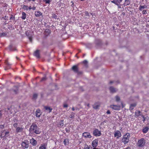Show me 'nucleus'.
Segmentation results:
<instances>
[{"mask_svg":"<svg viewBox=\"0 0 149 149\" xmlns=\"http://www.w3.org/2000/svg\"><path fill=\"white\" fill-rule=\"evenodd\" d=\"M130 137V134L129 133H127L123 136V137L122 139V141L124 144H126L129 141Z\"/></svg>","mask_w":149,"mask_h":149,"instance_id":"1","label":"nucleus"},{"mask_svg":"<svg viewBox=\"0 0 149 149\" xmlns=\"http://www.w3.org/2000/svg\"><path fill=\"white\" fill-rule=\"evenodd\" d=\"M22 148L24 149H27L29 147V141L27 140L22 141L21 143Z\"/></svg>","mask_w":149,"mask_h":149,"instance_id":"2","label":"nucleus"},{"mask_svg":"<svg viewBox=\"0 0 149 149\" xmlns=\"http://www.w3.org/2000/svg\"><path fill=\"white\" fill-rule=\"evenodd\" d=\"M145 141L143 138H141L138 141V146L140 147H143L145 144Z\"/></svg>","mask_w":149,"mask_h":149,"instance_id":"3","label":"nucleus"},{"mask_svg":"<svg viewBox=\"0 0 149 149\" xmlns=\"http://www.w3.org/2000/svg\"><path fill=\"white\" fill-rule=\"evenodd\" d=\"M93 134L95 136H99L101 135L100 132L97 129L95 130L93 132Z\"/></svg>","mask_w":149,"mask_h":149,"instance_id":"4","label":"nucleus"},{"mask_svg":"<svg viewBox=\"0 0 149 149\" xmlns=\"http://www.w3.org/2000/svg\"><path fill=\"white\" fill-rule=\"evenodd\" d=\"M110 107L115 110H119L120 109V106L119 105H111Z\"/></svg>","mask_w":149,"mask_h":149,"instance_id":"5","label":"nucleus"},{"mask_svg":"<svg viewBox=\"0 0 149 149\" xmlns=\"http://www.w3.org/2000/svg\"><path fill=\"white\" fill-rule=\"evenodd\" d=\"M114 136V137L118 138L121 136V134L120 131L118 130H117L115 132Z\"/></svg>","mask_w":149,"mask_h":149,"instance_id":"6","label":"nucleus"},{"mask_svg":"<svg viewBox=\"0 0 149 149\" xmlns=\"http://www.w3.org/2000/svg\"><path fill=\"white\" fill-rule=\"evenodd\" d=\"M83 136L85 138H91V136L89 133L88 132H85L83 133Z\"/></svg>","mask_w":149,"mask_h":149,"instance_id":"7","label":"nucleus"},{"mask_svg":"<svg viewBox=\"0 0 149 149\" xmlns=\"http://www.w3.org/2000/svg\"><path fill=\"white\" fill-rule=\"evenodd\" d=\"M37 128V126L36 125L33 124L31 126L30 128V131L31 132H33Z\"/></svg>","mask_w":149,"mask_h":149,"instance_id":"8","label":"nucleus"},{"mask_svg":"<svg viewBox=\"0 0 149 149\" xmlns=\"http://www.w3.org/2000/svg\"><path fill=\"white\" fill-rule=\"evenodd\" d=\"M98 141L97 139H95L92 141V145L93 147H96L98 145Z\"/></svg>","mask_w":149,"mask_h":149,"instance_id":"9","label":"nucleus"},{"mask_svg":"<svg viewBox=\"0 0 149 149\" xmlns=\"http://www.w3.org/2000/svg\"><path fill=\"white\" fill-rule=\"evenodd\" d=\"M30 143L33 146H36L37 145V141L33 138H32L30 140Z\"/></svg>","mask_w":149,"mask_h":149,"instance_id":"10","label":"nucleus"},{"mask_svg":"<svg viewBox=\"0 0 149 149\" xmlns=\"http://www.w3.org/2000/svg\"><path fill=\"white\" fill-rule=\"evenodd\" d=\"M123 0H113L111 2L116 5L118 6L119 4Z\"/></svg>","mask_w":149,"mask_h":149,"instance_id":"11","label":"nucleus"},{"mask_svg":"<svg viewBox=\"0 0 149 149\" xmlns=\"http://www.w3.org/2000/svg\"><path fill=\"white\" fill-rule=\"evenodd\" d=\"M42 113L41 112L40 110L39 109L37 110L36 111V115L37 117H39L41 115Z\"/></svg>","mask_w":149,"mask_h":149,"instance_id":"12","label":"nucleus"},{"mask_svg":"<svg viewBox=\"0 0 149 149\" xmlns=\"http://www.w3.org/2000/svg\"><path fill=\"white\" fill-rule=\"evenodd\" d=\"M47 145L46 143H43L40 145L39 149H46Z\"/></svg>","mask_w":149,"mask_h":149,"instance_id":"13","label":"nucleus"},{"mask_svg":"<svg viewBox=\"0 0 149 149\" xmlns=\"http://www.w3.org/2000/svg\"><path fill=\"white\" fill-rule=\"evenodd\" d=\"M34 55L36 56L37 58L40 57L39 51V50H37L34 53Z\"/></svg>","mask_w":149,"mask_h":149,"instance_id":"14","label":"nucleus"},{"mask_svg":"<svg viewBox=\"0 0 149 149\" xmlns=\"http://www.w3.org/2000/svg\"><path fill=\"white\" fill-rule=\"evenodd\" d=\"M23 128L22 127H17L16 129V131L17 133H19L22 132L23 130Z\"/></svg>","mask_w":149,"mask_h":149,"instance_id":"15","label":"nucleus"},{"mask_svg":"<svg viewBox=\"0 0 149 149\" xmlns=\"http://www.w3.org/2000/svg\"><path fill=\"white\" fill-rule=\"evenodd\" d=\"M110 92L111 93H114L117 91V89L112 87H111L109 88Z\"/></svg>","mask_w":149,"mask_h":149,"instance_id":"16","label":"nucleus"},{"mask_svg":"<svg viewBox=\"0 0 149 149\" xmlns=\"http://www.w3.org/2000/svg\"><path fill=\"white\" fill-rule=\"evenodd\" d=\"M149 129V128L148 127H146L143 129L142 131L144 133H146L148 131Z\"/></svg>","mask_w":149,"mask_h":149,"instance_id":"17","label":"nucleus"},{"mask_svg":"<svg viewBox=\"0 0 149 149\" xmlns=\"http://www.w3.org/2000/svg\"><path fill=\"white\" fill-rule=\"evenodd\" d=\"M45 110L47 111L49 113L52 110V109L50 107H48L45 106Z\"/></svg>","mask_w":149,"mask_h":149,"instance_id":"18","label":"nucleus"},{"mask_svg":"<svg viewBox=\"0 0 149 149\" xmlns=\"http://www.w3.org/2000/svg\"><path fill=\"white\" fill-rule=\"evenodd\" d=\"M72 69L75 72H77L78 71V67L76 65H74L72 67Z\"/></svg>","mask_w":149,"mask_h":149,"instance_id":"19","label":"nucleus"},{"mask_svg":"<svg viewBox=\"0 0 149 149\" xmlns=\"http://www.w3.org/2000/svg\"><path fill=\"white\" fill-rule=\"evenodd\" d=\"M41 15V13L40 11H36L35 12V15L36 17H39Z\"/></svg>","mask_w":149,"mask_h":149,"instance_id":"20","label":"nucleus"},{"mask_svg":"<svg viewBox=\"0 0 149 149\" xmlns=\"http://www.w3.org/2000/svg\"><path fill=\"white\" fill-rule=\"evenodd\" d=\"M69 140L68 139H66L64 140L63 143L65 145H67L69 143Z\"/></svg>","mask_w":149,"mask_h":149,"instance_id":"21","label":"nucleus"},{"mask_svg":"<svg viewBox=\"0 0 149 149\" xmlns=\"http://www.w3.org/2000/svg\"><path fill=\"white\" fill-rule=\"evenodd\" d=\"M21 6L22 9H24V10H27L29 9V6H27L23 5H22Z\"/></svg>","mask_w":149,"mask_h":149,"instance_id":"22","label":"nucleus"},{"mask_svg":"<svg viewBox=\"0 0 149 149\" xmlns=\"http://www.w3.org/2000/svg\"><path fill=\"white\" fill-rule=\"evenodd\" d=\"M63 120H61L59 124L58 125V126L61 127L63 126Z\"/></svg>","mask_w":149,"mask_h":149,"instance_id":"23","label":"nucleus"},{"mask_svg":"<svg viewBox=\"0 0 149 149\" xmlns=\"http://www.w3.org/2000/svg\"><path fill=\"white\" fill-rule=\"evenodd\" d=\"M26 14L25 13H24V12H22V16L21 17L22 19H25L26 18Z\"/></svg>","mask_w":149,"mask_h":149,"instance_id":"24","label":"nucleus"},{"mask_svg":"<svg viewBox=\"0 0 149 149\" xmlns=\"http://www.w3.org/2000/svg\"><path fill=\"white\" fill-rule=\"evenodd\" d=\"M140 111H136L135 112V115L136 116H138L140 115Z\"/></svg>","mask_w":149,"mask_h":149,"instance_id":"25","label":"nucleus"},{"mask_svg":"<svg viewBox=\"0 0 149 149\" xmlns=\"http://www.w3.org/2000/svg\"><path fill=\"white\" fill-rule=\"evenodd\" d=\"M130 3V2L128 0H125L124 5V6H127L129 5Z\"/></svg>","mask_w":149,"mask_h":149,"instance_id":"26","label":"nucleus"},{"mask_svg":"<svg viewBox=\"0 0 149 149\" xmlns=\"http://www.w3.org/2000/svg\"><path fill=\"white\" fill-rule=\"evenodd\" d=\"M74 113L73 112H72L70 116V117L71 118H74Z\"/></svg>","mask_w":149,"mask_h":149,"instance_id":"27","label":"nucleus"},{"mask_svg":"<svg viewBox=\"0 0 149 149\" xmlns=\"http://www.w3.org/2000/svg\"><path fill=\"white\" fill-rule=\"evenodd\" d=\"M6 65H7V66L6 68V69L5 70H6L7 69H8L9 68H10V66L11 65L9 63H8V62H7L6 63Z\"/></svg>","mask_w":149,"mask_h":149,"instance_id":"28","label":"nucleus"},{"mask_svg":"<svg viewBox=\"0 0 149 149\" xmlns=\"http://www.w3.org/2000/svg\"><path fill=\"white\" fill-rule=\"evenodd\" d=\"M9 49H10V50H11V51H15L16 50H17L16 48H15V47L14 48V49H12V46H11V45H10V46H9Z\"/></svg>","mask_w":149,"mask_h":149,"instance_id":"29","label":"nucleus"},{"mask_svg":"<svg viewBox=\"0 0 149 149\" xmlns=\"http://www.w3.org/2000/svg\"><path fill=\"white\" fill-rule=\"evenodd\" d=\"M136 104H131L130 106V108L132 109H133V108L132 107H134L136 106Z\"/></svg>","mask_w":149,"mask_h":149,"instance_id":"30","label":"nucleus"},{"mask_svg":"<svg viewBox=\"0 0 149 149\" xmlns=\"http://www.w3.org/2000/svg\"><path fill=\"white\" fill-rule=\"evenodd\" d=\"M145 6H139V10H142V9L145 8Z\"/></svg>","mask_w":149,"mask_h":149,"instance_id":"31","label":"nucleus"},{"mask_svg":"<svg viewBox=\"0 0 149 149\" xmlns=\"http://www.w3.org/2000/svg\"><path fill=\"white\" fill-rule=\"evenodd\" d=\"M33 132H34L36 134H39L40 133V132L38 130L36 129Z\"/></svg>","mask_w":149,"mask_h":149,"instance_id":"32","label":"nucleus"},{"mask_svg":"<svg viewBox=\"0 0 149 149\" xmlns=\"http://www.w3.org/2000/svg\"><path fill=\"white\" fill-rule=\"evenodd\" d=\"M43 1L46 3H49L50 2V0H43Z\"/></svg>","mask_w":149,"mask_h":149,"instance_id":"33","label":"nucleus"},{"mask_svg":"<svg viewBox=\"0 0 149 149\" xmlns=\"http://www.w3.org/2000/svg\"><path fill=\"white\" fill-rule=\"evenodd\" d=\"M52 17L53 18L56 19L57 17V16L55 14H53L52 15Z\"/></svg>","mask_w":149,"mask_h":149,"instance_id":"34","label":"nucleus"},{"mask_svg":"<svg viewBox=\"0 0 149 149\" xmlns=\"http://www.w3.org/2000/svg\"><path fill=\"white\" fill-rule=\"evenodd\" d=\"M37 94H34L33 96V98L35 99L37 98Z\"/></svg>","mask_w":149,"mask_h":149,"instance_id":"35","label":"nucleus"},{"mask_svg":"<svg viewBox=\"0 0 149 149\" xmlns=\"http://www.w3.org/2000/svg\"><path fill=\"white\" fill-rule=\"evenodd\" d=\"M116 100L117 101H119L120 100V97L118 96L116 97Z\"/></svg>","mask_w":149,"mask_h":149,"instance_id":"36","label":"nucleus"},{"mask_svg":"<svg viewBox=\"0 0 149 149\" xmlns=\"http://www.w3.org/2000/svg\"><path fill=\"white\" fill-rule=\"evenodd\" d=\"M13 126L15 127L16 128L17 127V123H15L14 124H13Z\"/></svg>","mask_w":149,"mask_h":149,"instance_id":"37","label":"nucleus"},{"mask_svg":"<svg viewBox=\"0 0 149 149\" xmlns=\"http://www.w3.org/2000/svg\"><path fill=\"white\" fill-rule=\"evenodd\" d=\"M85 15L86 16H89V14L88 12L86 11L85 12Z\"/></svg>","mask_w":149,"mask_h":149,"instance_id":"38","label":"nucleus"},{"mask_svg":"<svg viewBox=\"0 0 149 149\" xmlns=\"http://www.w3.org/2000/svg\"><path fill=\"white\" fill-rule=\"evenodd\" d=\"M2 115L3 114L2 113V111L1 110H0V119H1V118Z\"/></svg>","mask_w":149,"mask_h":149,"instance_id":"39","label":"nucleus"},{"mask_svg":"<svg viewBox=\"0 0 149 149\" xmlns=\"http://www.w3.org/2000/svg\"><path fill=\"white\" fill-rule=\"evenodd\" d=\"M84 149H90V148L87 145L85 146Z\"/></svg>","mask_w":149,"mask_h":149,"instance_id":"40","label":"nucleus"},{"mask_svg":"<svg viewBox=\"0 0 149 149\" xmlns=\"http://www.w3.org/2000/svg\"><path fill=\"white\" fill-rule=\"evenodd\" d=\"M147 13V11L146 10H143L142 11V13L143 14H144Z\"/></svg>","mask_w":149,"mask_h":149,"instance_id":"41","label":"nucleus"},{"mask_svg":"<svg viewBox=\"0 0 149 149\" xmlns=\"http://www.w3.org/2000/svg\"><path fill=\"white\" fill-rule=\"evenodd\" d=\"M50 30L48 29H46L45 31V32H47L48 33V34H49L50 33Z\"/></svg>","mask_w":149,"mask_h":149,"instance_id":"42","label":"nucleus"},{"mask_svg":"<svg viewBox=\"0 0 149 149\" xmlns=\"http://www.w3.org/2000/svg\"><path fill=\"white\" fill-rule=\"evenodd\" d=\"M4 127V125H0V128L3 129Z\"/></svg>","mask_w":149,"mask_h":149,"instance_id":"43","label":"nucleus"},{"mask_svg":"<svg viewBox=\"0 0 149 149\" xmlns=\"http://www.w3.org/2000/svg\"><path fill=\"white\" fill-rule=\"evenodd\" d=\"M68 106V105L67 104H65L63 105V107H67Z\"/></svg>","mask_w":149,"mask_h":149,"instance_id":"44","label":"nucleus"},{"mask_svg":"<svg viewBox=\"0 0 149 149\" xmlns=\"http://www.w3.org/2000/svg\"><path fill=\"white\" fill-rule=\"evenodd\" d=\"M142 117H143V121L144 122V121L145 120H146V118H145V117H144V116H142Z\"/></svg>","mask_w":149,"mask_h":149,"instance_id":"45","label":"nucleus"},{"mask_svg":"<svg viewBox=\"0 0 149 149\" xmlns=\"http://www.w3.org/2000/svg\"><path fill=\"white\" fill-rule=\"evenodd\" d=\"M9 133V132H5V136L8 135Z\"/></svg>","mask_w":149,"mask_h":149,"instance_id":"46","label":"nucleus"},{"mask_svg":"<svg viewBox=\"0 0 149 149\" xmlns=\"http://www.w3.org/2000/svg\"><path fill=\"white\" fill-rule=\"evenodd\" d=\"M45 77H43L42 78V79L41 80V81H43L44 80H45Z\"/></svg>","mask_w":149,"mask_h":149,"instance_id":"47","label":"nucleus"},{"mask_svg":"<svg viewBox=\"0 0 149 149\" xmlns=\"http://www.w3.org/2000/svg\"><path fill=\"white\" fill-rule=\"evenodd\" d=\"M98 105H97V106H94L93 107V108L94 109H97L98 108Z\"/></svg>","mask_w":149,"mask_h":149,"instance_id":"48","label":"nucleus"},{"mask_svg":"<svg viewBox=\"0 0 149 149\" xmlns=\"http://www.w3.org/2000/svg\"><path fill=\"white\" fill-rule=\"evenodd\" d=\"M107 114H110V111H109V110H108L107 111Z\"/></svg>","mask_w":149,"mask_h":149,"instance_id":"49","label":"nucleus"},{"mask_svg":"<svg viewBox=\"0 0 149 149\" xmlns=\"http://www.w3.org/2000/svg\"><path fill=\"white\" fill-rule=\"evenodd\" d=\"M32 9H33V10H36V8L35 7H34V6H33V7L32 8Z\"/></svg>","mask_w":149,"mask_h":149,"instance_id":"50","label":"nucleus"},{"mask_svg":"<svg viewBox=\"0 0 149 149\" xmlns=\"http://www.w3.org/2000/svg\"><path fill=\"white\" fill-rule=\"evenodd\" d=\"M83 62L84 63V64H86L87 63V61H86V60L84 61Z\"/></svg>","mask_w":149,"mask_h":149,"instance_id":"51","label":"nucleus"},{"mask_svg":"<svg viewBox=\"0 0 149 149\" xmlns=\"http://www.w3.org/2000/svg\"><path fill=\"white\" fill-rule=\"evenodd\" d=\"M29 40L31 42L32 41V38L31 37H29Z\"/></svg>","mask_w":149,"mask_h":149,"instance_id":"52","label":"nucleus"},{"mask_svg":"<svg viewBox=\"0 0 149 149\" xmlns=\"http://www.w3.org/2000/svg\"><path fill=\"white\" fill-rule=\"evenodd\" d=\"M123 149H130V148L129 147H127V148H124Z\"/></svg>","mask_w":149,"mask_h":149,"instance_id":"53","label":"nucleus"},{"mask_svg":"<svg viewBox=\"0 0 149 149\" xmlns=\"http://www.w3.org/2000/svg\"><path fill=\"white\" fill-rule=\"evenodd\" d=\"M29 10H30L32 9V8L31 7V6H30L29 7Z\"/></svg>","mask_w":149,"mask_h":149,"instance_id":"54","label":"nucleus"},{"mask_svg":"<svg viewBox=\"0 0 149 149\" xmlns=\"http://www.w3.org/2000/svg\"><path fill=\"white\" fill-rule=\"evenodd\" d=\"M91 14L92 16L94 15V13H91Z\"/></svg>","mask_w":149,"mask_h":149,"instance_id":"55","label":"nucleus"},{"mask_svg":"<svg viewBox=\"0 0 149 149\" xmlns=\"http://www.w3.org/2000/svg\"><path fill=\"white\" fill-rule=\"evenodd\" d=\"M65 130L67 132H69V131L67 130V128L65 129Z\"/></svg>","mask_w":149,"mask_h":149,"instance_id":"56","label":"nucleus"},{"mask_svg":"<svg viewBox=\"0 0 149 149\" xmlns=\"http://www.w3.org/2000/svg\"><path fill=\"white\" fill-rule=\"evenodd\" d=\"M29 1H35L36 0H28Z\"/></svg>","mask_w":149,"mask_h":149,"instance_id":"57","label":"nucleus"},{"mask_svg":"<svg viewBox=\"0 0 149 149\" xmlns=\"http://www.w3.org/2000/svg\"><path fill=\"white\" fill-rule=\"evenodd\" d=\"M114 81H111L110 82V84H111V83H113V82Z\"/></svg>","mask_w":149,"mask_h":149,"instance_id":"58","label":"nucleus"},{"mask_svg":"<svg viewBox=\"0 0 149 149\" xmlns=\"http://www.w3.org/2000/svg\"><path fill=\"white\" fill-rule=\"evenodd\" d=\"M72 110L73 111H74L75 110L74 108H72Z\"/></svg>","mask_w":149,"mask_h":149,"instance_id":"59","label":"nucleus"},{"mask_svg":"<svg viewBox=\"0 0 149 149\" xmlns=\"http://www.w3.org/2000/svg\"><path fill=\"white\" fill-rule=\"evenodd\" d=\"M147 125H148V128H149V122L148 123Z\"/></svg>","mask_w":149,"mask_h":149,"instance_id":"60","label":"nucleus"},{"mask_svg":"<svg viewBox=\"0 0 149 149\" xmlns=\"http://www.w3.org/2000/svg\"><path fill=\"white\" fill-rule=\"evenodd\" d=\"M16 58L17 59V60H19V58H18V57H16Z\"/></svg>","mask_w":149,"mask_h":149,"instance_id":"61","label":"nucleus"},{"mask_svg":"<svg viewBox=\"0 0 149 149\" xmlns=\"http://www.w3.org/2000/svg\"><path fill=\"white\" fill-rule=\"evenodd\" d=\"M93 149H98V148H95V147H94V148Z\"/></svg>","mask_w":149,"mask_h":149,"instance_id":"62","label":"nucleus"},{"mask_svg":"<svg viewBox=\"0 0 149 149\" xmlns=\"http://www.w3.org/2000/svg\"><path fill=\"white\" fill-rule=\"evenodd\" d=\"M15 93H17V91H15Z\"/></svg>","mask_w":149,"mask_h":149,"instance_id":"63","label":"nucleus"},{"mask_svg":"<svg viewBox=\"0 0 149 149\" xmlns=\"http://www.w3.org/2000/svg\"><path fill=\"white\" fill-rule=\"evenodd\" d=\"M4 149H8V148H5Z\"/></svg>","mask_w":149,"mask_h":149,"instance_id":"64","label":"nucleus"}]
</instances>
